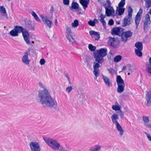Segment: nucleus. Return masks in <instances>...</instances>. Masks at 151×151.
I'll return each instance as SVG.
<instances>
[{"instance_id": "nucleus-1", "label": "nucleus", "mask_w": 151, "mask_h": 151, "mask_svg": "<svg viewBox=\"0 0 151 151\" xmlns=\"http://www.w3.org/2000/svg\"><path fill=\"white\" fill-rule=\"evenodd\" d=\"M39 85L41 88L44 89L38 91V97L40 103L44 106L51 108L56 107L57 103L56 100L51 96L45 86L40 82L39 83Z\"/></svg>"}, {"instance_id": "nucleus-2", "label": "nucleus", "mask_w": 151, "mask_h": 151, "mask_svg": "<svg viewBox=\"0 0 151 151\" xmlns=\"http://www.w3.org/2000/svg\"><path fill=\"white\" fill-rule=\"evenodd\" d=\"M107 54V49L105 48L100 49L97 50L94 53V58L95 61L93 63V73L95 76L96 79L99 75V68L100 67V64H102L104 61V57Z\"/></svg>"}, {"instance_id": "nucleus-3", "label": "nucleus", "mask_w": 151, "mask_h": 151, "mask_svg": "<svg viewBox=\"0 0 151 151\" xmlns=\"http://www.w3.org/2000/svg\"><path fill=\"white\" fill-rule=\"evenodd\" d=\"M111 118L113 123L115 125L117 130L119 132V135L122 136L124 134V131L118 121L119 119L118 115L114 113L111 116Z\"/></svg>"}, {"instance_id": "nucleus-4", "label": "nucleus", "mask_w": 151, "mask_h": 151, "mask_svg": "<svg viewBox=\"0 0 151 151\" xmlns=\"http://www.w3.org/2000/svg\"><path fill=\"white\" fill-rule=\"evenodd\" d=\"M44 139L47 144L52 149L55 150H59L61 147L60 143L55 139L44 138Z\"/></svg>"}, {"instance_id": "nucleus-5", "label": "nucleus", "mask_w": 151, "mask_h": 151, "mask_svg": "<svg viewBox=\"0 0 151 151\" xmlns=\"http://www.w3.org/2000/svg\"><path fill=\"white\" fill-rule=\"evenodd\" d=\"M133 12L132 9L130 6H129L127 8L128 14L122 20V26L125 27L131 24L132 23V13Z\"/></svg>"}, {"instance_id": "nucleus-6", "label": "nucleus", "mask_w": 151, "mask_h": 151, "mask_svg": "<svg viewBox=\"0 0 151 151\" xmlns=\"http://www.w3.org/2000/svg\"><path fill=\"white\" fill-rule=\"evenodd\" d=\"M29 146L31 151H41L40 146L38 142H31L29 144Z\"/></svg>"}, {"instance_id": "nucleus-7", "label": "nucleus", "mask_w": 151, "mask_h": 151, "mask_svg": "<svg viewBox=\"0 0 151 151\" xmlns=\"http://www.w3.org/2000/svg\"><path fill=\"white\" fill-rule=\"evenodd\" d=\"M132 33L130 31H127L122 33L121 35V40L124 42H126L128 39L131 37Z\"/></svg>"}, {"instance_id": "nucleus-8", "label": "nucleus", "mask_w": 151, "mask_h": 151, "mask_svg": "<svg viewBox=\"0 0 151 151\" xmlns=\"http://www.w3.org/2000/svg\"><path fill=\"white\" fill-rule=\"evenodd\" d=\"M40 17L45 24L49 28H50L52 25V21L50 20L48 17L46 16L41 15Z\"/></svg>"}, {"instance_id": "nucleus-9", "label": "nucleus", "mask_w": 151, "mask_h": 151, "mask_svg": "<svg viewBox=\"0 0 151 151\" xmlns=\"http://www.w3.org/2000/svg\"><path fill=\"white\" fill-rule=\"evenodd\" d=\"M30 49L29 48L26 50L24 53V55L22 57V61L25 64L28 65L30 62V60L29 59L28 55H30Z\"/></svg>"}, {"instance_id": "nucleus-10", "label": "nucleus", "mask_w": 151, "mask_h": 151, "mask_svg": "<svg viewBox=\"0 0 151 151\" xmlns=\"http://www.w3.org/2000/svg\"><path fill=\"white\" fill-rule=\"evenodd\" d=\"M108 44L114 48L119 47V42L118 39L114 38H110L108 42Z\"/></svg>"}, {"instance_id": "nucleus-11", "label": "nucleus", "mask_w": 151, "mask_h": 151, "mask_svg": "<svg viewBox=\"0 0 151 151\" xmlns=\"http://www.w3.org/2000/svg\"><path fill=\"white\" fill-rule=\"evenodd\" d=\"M66 36L70 42L72 43L75 42V41L72 36L71 29L69 27L67 28Z\"/></svg>"}, {"instance_id": "nucleus-12", "label": "nucleus", "mask_w": 151, "mask_h": 151, "mask_svg": "<svg viewBox=\"0 0 151 151\" xmlns=\"http://www.w3.org/2000/svg\"><path fill=\"white\" fill-rule=\"evenodd\" d=\"M144 29V30L147 29L150 24V20L149 15L147 14L145 16V19L143 21Z\"/></svg>"}, {"instance_id": "nucleus-13", "label": "nucleus", "mask_w": 151, "mask_h": 151, "mask_svg": "<svg viewBox=\"0 0 151 151\" xmlns=\"http://www.w3.org/2000/svg\"><path fill=\"white\" fill-rule=\"evenodd\" d=\"M22 33L26 43L28 45H29L30 43L29 40V34L28 32L24 29Z\"/></svg>"}, {"instance_id": "nucleus-14", "label": "nucleus", "mask_w": 151, "mask_h": 151, "mask_svg": "<svg viewBox=\"0 0 151 151\" xmlns=\"http://www.w3.org/2000/svg\"><path fill=\"white\" fill-rule=\"evenodd\" d=\"M105 8L107 16L109 17L111 15L114 16L115 15L114 10L112 7L109 6L108 7H105Z\"/></svg>"}, {"instance_id": "nucleus-15", "label": "nucleus", "mask_w": 151, "mask_h": 151, "mask_svg": "<svg viewBox=\"0 0 151 151\" xmlns=\"http://www.w3.org/2000/svg\"><path fill=\"white\" fill-rule=\"evenodd\" d=\"M142 119L145 126L147 128H151V122L148 123L150 121L148 116H143L142 117Z\"/></svg>"}, {"instance_id": "nucleus-16", "label": "nucleus", "mask_w": 151, "mask_h": 151, "mask_svg": "<svg viewBox=\"0 0 151 151\" xmlns=\"http://www.w3.org/2000/svg\"><path fill=\"white\" fill-rule=\"evenodd\" d=\"M89 33L94 40H99L100 36L99 32L93 30H91L89 32Z\"/></svg>"}, {"instance_id": "nucleus-17", "label": "nucleus", "mask_w": 151, "mask_h": 151, "mask_svg": "<svg viewBox=\"0 0 151 151\" xmlns=\"http://www.w3.org/2000/svg\"><path fill=\"white\" fill-rule=\"evenodd\" d=\"M103 81L106 84L108 87H110L112 86V83L109 78L107 76L102 74Z\"/></svg>"}, {"instance_id": "nucleus-18", "label": "nucleus", "mask_w": 151, "mask_h": 151, "mask_svg": "<svg viewBox=\"0 0 151 151\" xmlns=\"http://www.w3.org/2000/svg\"><path fill=\"white\" fill-rule=\"evenodd\" d=\"M80 3L82 6L83 9L85 10L88 7L90 2V0H79Z\"/></svg>"}, {"instance_id": "nucleus-19", "label": "nucleus", "mask_w": 151, "mask_h": 151, "mask_svg": "<svg viewBox=\"0 0 151 151\" xmlns=\"http://www.w3.org/2000/svg\"><path fill=\"white\" fill-rule=\"evenodd\" d=\"M121 30H122V29L120 27L114 28L111 30V34L112 35H119L121 34Z\"/></svg>"}, {"instance_id": "nucleus-20", "label": "nucleus", "mask_w": 151, "mask_h": 151, "mask_svg": "<svg viewBox=\"0 0 151 151\" xmlns=\"http://www.w3.org/2000/svg\"><path fill=\"white\" fill-rule=\"evenodd\" d=\"M146 100L147 105L151 106V93H147L146 96Z\"/></svg>"}, {"instance_id": "nucleus-21", "label": "nucleus", "mask_w": 151, "mask_h": 151, "mask_svg": "<svg viewBox=\"0 0 151 151\" xmlns=\"http://www.w3.org/2000/svg\"><path fill=\"white\" fill-rule=\"evenodd\" d=\"M112 109L114 111H119L121 110V106L118 102H116L115 104L112 106Z\"/></svg>"}, {"instance_id": "nucleus-22", "label": "nucleus", "mask_w": 151, "mask_h": 151, "mask_svg": "<svg viewBox=\"0 0 151 151\" xmlns=\"http://www.w3.org/2000/svg\"><path fill=\"white\" fill-rule=\"evenodd\" d=\"M116 82L117 85L125 84L124 81L122 78L120 76L118 75L117 76Z\"/></svg>"}, {"instance_id": "nucleus-23", "label": "nucleus", "mask_w": 151, "mask_h": 151, "mask_svg": "<svg viewBox=\"0 0 151 151\" xmlns=\"http://www.w3.org/2000/svg\"><path fill=\"white\" fill-rule=\"evenodd\" d=\"M0 12L3 16L7 17V14L6 10L4 6H0Z\"/></svg>"}, {"instance_id": "nucleus-24", "label": "nucleus", "mask_w": 151, "mask_h": 151, "mask_svg": "<svg viewBox=\"0 0 151 151\" xmlns=\"http://www.w3.org/2000/svg\"><path fill=\"white\" fill-rule=\"evenodd\" d=\"M14 30H16L17 31V33L18 34V33H22L24 29L22 27L18 26H16L14 27Z\"/></svg>"}, {"instance_id": "nucleus-25", "label": "nucleus", "mask_w": 151, "mask_h": 151, "mask_svg": "<svg viewBox=\"0 0 151 151\" xmlns=\"http://www.w3.org/2000/svg\"><path fill=\"white\" fill-rule=\"evenodd\" d=\"M135 46L137 48V49H135L136 50H142L143 45L141 42H137L135 44Z\"/></svg>"}, {"instance_id": "nucleus-26", "label": "nucleus", "mask_w": 151, "mask_h": 151, "mask_svg": "<svg viewBox=\"0 0 151 151\" xmlns=\"http://www.w3.org/2000/svg\"><path fill=\"white\" fill-rule=\"evenodd\" d=\"M118 88L117 91L119 93H121L124 90V87L125 84H118Z\"/></svg>"}, {"instance_id": "nucleus-27", "label": "nucleus", "mask_w": 151, "mask_h": 151, "mask_svg": "<svg viewBox=\"0 0 151 151\" xmlns=\"http://www.w3.org/2000/svg\"><path fill=\"white\" fill-rule=\"evenodd\" d=\"M101 148V147L100 145H97L91 147L89 150L90 151H99Z\"/></svg>"}, {"instance_id": "nucleus-28", "label": "nucleus", "mask_w": 151, "mask_h": 151, "mask_svg": "<svg viewBox=\"0 0 151 151\" xmlns=\"http://www.w3.org/2000/svg\"><path fill=\"white\" fill-rule=\"evenodd\" d=\"M125 9L124 8H117V12H118V15L120 16L122 15L125 11Z\"/></svg>"}, {"instance_id": "nucleus-29", "label": "nucleus", "mask_w": 151, "mask_h": 151, "mask_svg": "<svg viewBox=\"0 0 151 151\" xmlns=\"http://www.w3.org/2000/svg\"><path fill=\"white\" fill-rule=\"evenodd\" d=\"M141 18V17L138 16L136 15L135 18V22L136 25V28H137L140 22Z\"/></svg>"}, {"instance_id": "nucleus-30", "label": "nucleus", "mask_w": 151, "mask_h": 151, "mask_svg": "<svg viewBox=\"0 0 151 151\" xmlns=\"http://www.w3.org/2000/svg\"><path fill=\"white\" fill-rule=\"evenodd\" d=\"M79 7L78 4L76 2L73 1L71 4V8L72 9H76Z\"/></svg>"}, {"instance_id": "nucleus-31", "label": "nucleus", "mask_w": 151, "mask_h": 151, "mask_svg": "<svg viewBox=\"0 0 151 151\" xmlns=\"http://www.w3.org/2000/svg\"><path fill=\"white\" fill-rule=\"evenodd\" d=\"M9 34L12 37H16L18 36V34L16 30H14V28L10 31Z\"/></svg>"}, {"instance_id": "nucleus-32", "label": "nucleus", "mask_w": 151, "mask_h": 151, "mask_svg": "<svg viewBox=\"0 0 151 151\" xmlns=\"http://www.w3.org/2000/svg\"><path fill=\"white\" fill-rule=\"evenodd\" d=\"M146 8H149L151 6V0H144Z\"/></svg>"}, {"instance_id": "nucleus-33", "label": "nucleus", "mask_w": 151, "mask_h": 151, "mask_svg": "<svg viewBox=\"0 0 151 151\" xmlns=\"http://www.w3.org/2000/svg\"><path fill=\"white\" fill-rule=\"evenodd\" d=\"M122 57L120 55H118L114 58V61L115 62L117 63L119 62L122 59Z\"/></svg>"}, {"instance_id": "nucleus-34", "label": "nucleus", "mask_w": 151, "mask_h": 151, "mask_svg": "<svg viewBox=\"0 0 151 151\" xmlns=\"http://www.w3.org/2000/svg\"><path fill=\"white\" fill-rule=\"evenodd\" d=\"M79 24V22L77 19L75 20L71 24L72 27L74 28L77 27L78 26Z\"/></svg>"}, {"instance_id": "nucleus-35", "label": "nucleus", "mask_w": 151, "mask_h": 151, "mask_svg": "<svg viewBox=\"0 0 151 151\" xmlns=\"http://www.w3.org/2000/svg\"><path fill=\"white\" fill-rule=\"evenodd\" d=\"M142 50L135 49V52L136 54L138 57L142 56V54L141 52Z\"/></svg>"}, {"instance_id": "nucleus-36", "label": "nucleus", "mask_w": 151, "mask_h": 151, "mask_svg": "<svg viewBox=\"0 0 151 151\" xmlns=\"http://www.w3.org/2000/svg\"><path fill=\"white\" fill-rule=\"evenodd\" d=\"M125 0H121L120 2L118 4V7L123 8L125 4Z\"/></svg>"}, {"instance_id": "nucleus-37", "label": "nucleus", "mask_w": 151, "mask_h": 151, "mask_svg": "<svg viewBox=\"0 0 151 151\" xmlns=\"http://www.w3.org/2000/svg\"><path fill=\"white\" fill-rule=\"evenodd\" d=\"M89 50L91 51H94L96 49V47L93 46L92 44H90L88 46Z\"/></svg>"}, {"instance_id": "nucleus-38", "label": "nucleus", "mask_w": 151, "mask_h": 151, "mask_svg": "<svg viewBox=\"0 0 151 151\" xmlns=\"http://www.w3.org/2000/svg\"><path fill=\"white\" fill-rule=\"evenodd\" d=\"M88 24L91 26L94 27L95 25V22L92 20H90L88 22Z\"/></svg>"}, {"instance_id": "nucleus-39", "label": "nucleus", "mask_w": 151, "mask_h": 151, "mask_svg": "<svg viewBox=\"0 0 151 151\" xmlns=\"http://www.w3.org/2000/svg\"><path fill=\"white\" fill-rule=\"evenodd\" d=\"M73 89L72 87L71 86H68L66 89V91L68 93H69Z\"/></svg>"}, {"instance_id": "nucleus-40", "label": "nucleus", "mask_w": 151, "mask_h": 151, "mask_svg": "<svg viewBox=\"0 0 151 151\" xmlns=\"http://www.w3.org/2000/svg\"><path fill=\"white\" fill-rule=\"evenodd\" d=\"M118 113H119V115L120 116V118L121 119H123L124 116L123 112L120 110Z\"/></svg>"}, {"instance_id": "nucleus-41", "label": "nucleus", "mask_w": 151, "mask_h": 151, "mask_svg": "<svg viewBox=\"0 0 151 151\" xmlns=\"http://www.w3.org/2000/svg\"><path fill=\"white\" fill-rule=\"evenodd\" d=\"M109 73L111 74H113L115 73V71L112 68L109 69L108 70Z\"/></svg>"}, {"instance_id": "nucleus-42", "label": "nucleus", "mask_w": 151, "mask_h": 151, "mask_svg": "<svg viewBox=\"0 0 151 151\" xmlns=\"http://www.w3.org/2000/svg\"><path fill=\"white\" fill-rule=\"evenodd\" d=\"M142 9L140 8L139 9V11L138 12V13H137V14L136 15L138 16L141 17V15L142 14Z\"/></svg>"}, {"instance_id": "nucleus-43", "label": "nucleus", "mask_w": 151, "mask_h": 151, "mask_svg": "<svg viewBox=\"0 0 151 151\" xmlns=\"http://www.w3.org/2000/svg\"><path fill=\"white\" fill-rule=\"evenodd\" d=\"M144 132L146 134V135L147 136V137L148 138V140L149 141H151V135L149 134L146 133L145 132Z\"/></svg>"}, {"instance_id": "nucleus-44", "label": "nucleus", "mask_w": 151, "mask_h": 151, "mask_svg": "<svg viewBox=\"0 0 151 151\" xmlns=\"http://www.w3.org/2000/svg\"><path fill=\"white\" fill-rule=\"evenodd\" d=\"M45 60L43 58H42V59H40V64H41V65L44 64L45 63Z\"/></svg>"}, {"instance_id": "nucleus-45", "label": "nucleus", "mask_w": 151, "mask_h": 151, "mask_svg": "<svg viewBox=\"0 0 151 151\" xmlns=\"http://www.w3.org/2000/svg\"><path fill=\"white\" fill-rule=\"evenodd\" d=\"M65 76L67 78V79L68 80V81H69V84L70 83L71 81L70 80V77L69 76V75L68 74L66 73L65 74Z\"/></svg>"}, {"instance_id": "nucleus-46", "label": "nucleus", "mask_w": 151, "mask_h": 151, "mask_svg": "<svg viewBox=\"0 0 151 151\" xmlns=\"http://www.w3.org/2000/svg\"><path fill=\"white\" fill-rule=\"evenodd\" d=\"M63 3L65 5H68L69 4V0H63Z\"/></svg>"}, {"instance_id": "nucleus-47", "label": "nucleus", "mask_w": 151, "mask_h": 151, "mask_svg": "<svg viewBox=\"0 0 151 151\" xmlns=\"http://www.w3.org/2000/svg\"><path fill=\"white\" fill-rule=\"evenodd\" d=\"M114 23V21L112 19H110L108 22V24L110 25H112Z\"/></svg>"}, {"instance_id": "nucleus-48", "label": "nucleus", "mask_w": 151, "mask_h": 151, "mask_svg": "<svg viewBox=\"0 0 151 151\" xmlns=\"http://www.w3.org/2000/svg\"><path fill=\"white\" fill-rule=\"evenodd\" d=\"M100 22L102 23L103 25L104 26H105L106 25V23L104 19H100Z\"/></svg>"}, {"instance_id": "nucleus-49", "label": "nucleus", "mask_w": 151, "mask_h": 151, "mask_svg": "<svg viewBox=\"0 0 151 151\" xmlns=\"http://www.w3.org/2000/svg\"><path fill=\"white\" fill-rule=\"evenodd\" d=\"M105 15H103L102 14H101L100 16V17L101 18L100 19H104V18L105 17Z\"/></svg>"}, {"instance_id": "nucleus-50", "label": "nucleus", "mask_w": 151, "mask_h": 151, "mask_svg": "<svg viewBox=\"0 0 151 151\" xmlns=\"http://www.w3.org/2000/svg\"><path fill=\"white\" fill-rule=\"evenodd\" d=\"M31 14L34 17H35L37 15L36 13L33 11H32V12Z\"/></svg>"}, {"instance_id": "nucleus-51", "label": "nucleus", "mask_w": 151, "mask_h": 151, "mask_svg": "<svg viewBox=\"0 0 151 151\" xmlns=\"http://www.w3.org/2000/svg\"><path fill=\"white\" fill-rule=\"evenodd\" d=\"M59 151H68L67 150L65 149L62 147H61L59 149Z\"/></svg>"}, {"instance_id": "nucleus-52", "label": "nucleus", "mask_w": 151, "mask_h": 151, "mask_svg": "<svg viewBox=\"0 0 151 151\" xmlns=\"http://www.w3.org/2000/svg\"><path fill=\"white\" fill-rule=\"evenodd\" d=\"M35 19L38 22H40V20L39 18V17H38L37 15L36 17H34Z\"/></svg>"}, {"instance_id": "nucleus-53", "label": "nucleus", "mask_w": 151, "mask_h": 151, "mask_svg": "<svg viewBox=\"0 0 151 151\" xmlns=\"http://www.w3.org/2000/svg\"><path fill=\"white\" fill-rule=\"evenodd\" d=\"M94 21L95 22V24H96V23H98L99 22V21H98V20L97 19H96V18H95L94 19Z\"/></svg>"}, {"instance_id": "nucleus-54", "label": "nucleus", "mask_w": 151, "mask_h": 151, "mask_svg": "<svg viewBox=\"0 0 151 151\" xmlns=\"http://www.w3.org/2000/svg\"><path fill=\"white\" fill-rule=\"evenodd\" d=\"M55 23L56 25L57 26L58 24V22L57 21V19H55Z\"/></svg>"}, {"instance_id": "nucleus-55", "label": "nucleus", "mask_w": 151, "mask_h": 151, "mask_svg": "<svg viewBox=\"0 0 151 151\" xmlns=\"http://www.w3.org/2000/svg\"><path fill=\"white\" fill-rule=\"evenodd\" d=\"M126 66H123V68H122V71H124L126 69Z\"/></svg>"}, {"instance_id": "nucleus-56", "label": "nucleus", "mask_w": 151, "mask_h": 151, "mask_svg": "<svg viewBox=\"0 0 151 151\" xmlns=\"http://www.w3.org/2000/svg\"><path fill=\"white\" fill-rule=\"evenodd\" d=\"M116 23L117 24H120V22L119 21L116 22Z\"/></svg>"}, {"instance_id": "nucleus-57", "label": "nucleus", "mask_w": 151, "mask_h": 151, "mask_svg": "<svg viewBox=\"0 0 151 151\" xmlns=\"http://www.w3.org/2000/svg\"><path fill=\"white\" fill-rule=\"evenodd\" d=\"M98 1L99 3H101L102 2V0H98Z\"/></svg>"}, {"instance_id": "nucleus-58", "label": "nucleus", "mask_w": 151, "mask_h": 151, "mask_svg": "<svg viewBox=\"0 0 151 151\" xmlns=\"http://www.w3.org/2000/svg\"><path fill=\"white\" fill-rule=\"evenodd\" d=\"M150 13L151 15V9L150 11Z\"/></svg>"}, {"instance_id": "nucleus-59", "label": "nucleus", "mask_w": 151, "mask_h": 151, "mask_svg": "<svg viewBox=\"0 0 151 151\" xmlns=\"http://www.w3.org/2000/svg\"><path fill=\"white\" fill-rule=\"evenodd\" d=\"M32 43H34V41H32Z\"/></svg>"}, {"instance_id": "nucleus-60", "label": "nucleus", "mask_w": 151, "mask_h": 151, "mask_svg": "<svg viewBox=\"0 0 151 151\" xmlns=\"http://www.w3.org/2000/svg\"><path fill=\"white\" fill-rule=\"evenodd\" d=\"M128 75H129V73H128Z\"/></svg>"}]
</instances>
